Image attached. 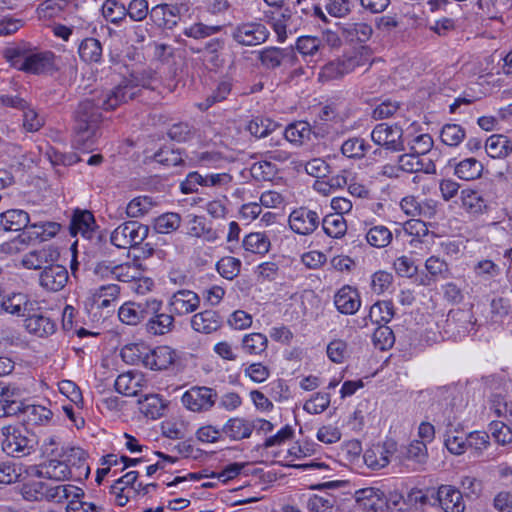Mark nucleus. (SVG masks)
<instances>
[{"label":"nucleus","mask_w":512,"mask_h":512,"mask_svg":"<svg viewBox=\"0 0 512 512\" xmlns=\"http://www.w3.org/2000/svg\"><path fill=\"white\" fill-rule=\"evenodd\" d=\"M143 88H153L152 78L132 75L102 96L81 101L75 111V145L84 150H92L101 136L103 118L100 109L114 110L136 98Z\"/></svg>","instance_id":"obj_1"},{"label":"nucleus","mask_w":512,"mask_h":512,"mask_svg":"<svg viewBox=\"0 0 512 512\" xmlns=\"http://www.w3.org/2000/svg\"><path fill=\"white\" fill-rule=\"evenodd\" d=\"M11 65L26 73L43 74L54 68L55 55L51 51H37L16 47L8 51Z\"/></svg>","instance_id":"obj_2"},{"label":"nucleus","mask_w":512,"mask_h":512,"mask_svg":"<svg viewBox=\"0 0 512 512\" xmlns=\"http://www.w3.org/2000/svg\"><path fill=\"white\" fill-rule=\"evenodd\" d=\"M491 409L498 417L506 419L507 423L494 421L490 424V432L495 441L506 445L512 442V401H507L500 392L491 396Z\"/></svg>","instance_id":"obj_3"},{"label":"nucleus","mask_w":512,"mask_h":512,"mask_svg":"<svg viewBox=\"0 0 512 512\" xmlns=\"http://www.w3.org/2000/svg\"><path fill=\"white\" fill-rule=\"evenodd\" d=\"M370 53L368 47L362 46L360 50L351 55H344L342 58L331 61L322 67L319 78L329 81L351 73L357 67L369 63Z\"/></svg>","instance_id":"obj_4"},{"label":"nucleus","mask_w":512,"mask_h":512,"mask_svg":"<svg viewBox=\"0 0 512 512\" xmlns=\"http://www.w3.org/2000/svg\"><path fill=\"white\" fill-rule=\"evenodd\" d=\"M2 450L12 457H23L34 451L35 440L19 427L8 425L1 428Z\"/></svg>","instance_id":"obj_5"},{"label":"nucleus","mask_w":512,"mask_h":512,"mask_svg":"<svg viewBox=\"0 0 512 512\" xmlns=\"http://www.w3.org/2000/svg\"><path fill=\"white\" fill-rule=\"evenodd\" d=\"M148 234L147 225L138 221H127L114 229L110 241L117 248L129 249L141 244Z\"/></svg>","instance_id":"obj_6"},{"label":"nucleus","mask_w":512,"mask_h":512,"mask_svg":"<svg viewBox=\"0 0 512 512\" xmlns=\"http://www.w3.org/2000/svg\"><path fill=\"white\" fill-rule=\"evenodd\" d=\"M162 308V301L155 298L147 299L143 303L127 302L118 311L121 322L127 325H137L145 320L151 313H156Z\"/></svg>","instance_id":"obj_7"},{"label":"nucleus","mask_w":512,"mask_h":512,"mask_svg":"<svg viewBox=\"0 0 512 512\" xmlns=\"http://www.w3.org/2000/svg\"><path fill=\"white\" fill-rule=\"evenodd\" d=\"M217 392L206 386H193L181 398L182 404L192 412L209 411L216 403Z\"/></svg>","instance_id":"obj_8"},{"label":"nucleus","mask_w":512,"mask_h":512,"mask_svg":"<svg viewBox=\"0 0 512 512\" xmlns=\"http://www.w3.org/2000/svg\"><path fill=\"white\" fill-rule=\"evenodd\" d=\"M372 141L387 150L399 152L404 150L403 130L397 124L380 123L371 132Z\"/></svg>","instance_id":"obj_9"},{"label":"nucleus","mask_w":512,"mask_h":512,"mask_svg":"<svg viewBox=\"0 0 512 512\" xmlns=\"http://www.w3.org/2000/svg\"><path fill=\"white\" fill-rule=\"evenodd\" d=\"M288 223L294 233L307 236L317 230L321 223V217L317 211L303 206L290 213Z\"/></svg>","instance_id":"obj_10"},{"label":"nucleus","mask_w":512,"mask_h":512,"mask_svg":"<svg viewBox=\"0 0 512 512\" xmlns=\"http://www.w3.org/2000/svg\"><path fill=\"white\" fill-rule=\"evenodd\" d=\"M269 36L267 28L258 22L239 24L232 32V38L240 45L255 46L264 43Z\"/></svg>","instance_id":"obj_11"},{"label":"nucleus","mask_w":512,"mask_h":512,"mask_svg":"<svg viewBox=\"0 0 512 512\" xmlns=\"http://www.w3.org/2000/svg\"><path fill=\"white\" fill-rule=\"evenodd\" d=\"M60 253L52 245H45L38 249H33L21 258V265L28 270H44L52 263L59 260Z\"/></svg>","instance_id":"obj_12"},{"label":"nucleus","mask_w":512,"mask_h":512,"mask_svg":"<svg viewBox=\"0 0 512 512\" xmlns=\"http://www.w3.org/2000/svg\"><path fill=\"white\" fill-rule=\"evenodd\" d=\"M199 295L189 289L174 292L167 303L168 310L174 316H185L195 312L200 307Z\"/></svg>","instance_id":"obj_13"},{"label":"nucleus","mask_w":512,"mask_h":512,"mask_svg":"<svg viewBox=\"0 0 512 512\" xmlns=\"http://www.w3.org/2000/svg\"><path fill=\"white\" fill-rule=\"evenodd\" d=\"M68 279L66 267L55 262L40 272L38 283L47 292H58L66 286Z\"/></svg>","instance_id":"obj_14"},{"label":"nucleus","mask_w":512,"mask_h":512,"mask_svg":"<svg viewBox=\"0 0 512 512\" xmlns=\"http://www.w3.org/2000/svg\"><path fill=\"white\" fill-rule=\"evenodd\" d=\"M397 450L396 443L394 441H386L383 444L373 445L367 449L364 453V462L372 470H380L386 467L391 457Z\"/></svg>","instance_id":"obj_15"},{"label":"nucleus","mask_w":512,"mask_h":512,"mask_svg":"<svg viewBox=\"0 0 512 512\" xmlns=\"http://www.w3.org/2000/svg\"><path fill=\"white\" fill-rule=\"evenodd\" d=\"M292 156V152L288 149V143L281 135H272L263 143V151L260 152L261 158H266L276 164L287 163Z\"/></svg>","instance_id":"obj_16"},{"label":"nucleus","mask_w":512,"mask_h":512,"mask_svg":"<svg viewBox=\"0 0 512 512\" xmlns=\"http://www.w3.org/2000/svg\"><path fill=\"white\" fill-rule=\"evenodd\" d=\"M34 310V302L25 293H11L0 302V314L9 313L18 317H26Z\"/></svg>","instance_id":"obj_17"},{"label":"nucleus","mask_w":512,"mask_h":512,"mask_svg":"<svg viewBox=\"0 0 512 512\" xmlns=\"http://www.w3.org/2000/svg\"><path fill=\"white\" fill-rule=\"evenodd\" d=\"M147 386L145 376L139 371H128L118 375L114 387L124 396H137Z\"/></svg>","instance_id":"obj_18"},{"label":"nucleus","mask_w":512,"mask_h":512,"mask_svg":"<svg viewBox=\"0 0 512 512\" xmlns=\"http://www.w3.org/2000/svg\"><path fill=\"white\" fill-rule=\"evenodd\" d=\"M62 458L69 464V468H72L74 480L86 479L89 476L90 467L87 463L86 452L82 448H67L62 454Z\"/></svg>","instance_id":"obj_19"},{"label":"nucleus","mask_w":512,"mask_h":512,"mask_svg":"<svg viewBox=\"0 0 512 512\" xmlns=\"http://www.w3.org/2000/svg\"><path fill=\"white\" fill-rule=\"evenodd\" d=\"M337 310L344 315H353L361 307V298L357 289L343 286L334 296Z\"/></svg>","instance_id":"obj_20"},{"label":"nucleus","mask_w":512,"mask_h":512,"mask_svg":"<svg viewBox=\"0 0 512 512\" xmlns=\"http://www.w3.org/2000/svg\"><path fill=\"white\" fill-rule=\"evenodd\" d=\"M401 172L425 174H435L436 166L434 162L427 157H422L415 152L406 153L398 158Z\"/></svg>","instance_id":"obj_21"},{"label":"nucleus","mask_w":512,"mask_h":512,"mask_svg":"<svg viewBox=\"0 0 512 512\" xmlns=\"http://www.w3.org/2000/svg\"><path fill=\"white\" fill-rule=\"evenodd\" d=\"M436 495L439 505L445 512H464L463 496L454 486L441 485Z\"/></svg>","instance_id":"obj_22"},{"label":"nucleus","mask_w":512,"mask_h":512,"mask_svg":"<svg viewBox=\"0 0 512 512\" xmlns=\"http://www.w3.org/2000/svg\"><path fill=\"white\" fill-rule=\"evenodd\" d=\"M177 354L169 346H158L149 350L144 360V366L152 370H164L174 364Z\"/></svg>","instance_id":"obj_23"},{"label":"nucleus","mask_w":512,"mask_h":512,"mask_svg":"<svg viewBox=\"0 0 512 512\" xmlns=\"http://www.w3.org/2000/svg\"><path fill=\"white\" fill-rule=\"evenodd\" d=\"M192 329L197 333L211 334L222 326V319L214 310L195 313L190 319Z\"/></svg>","instance_id":"obj_24"},{"label":"nucleus","mask_w":512,"mask_h":512,"mask_svg":"<svg viewBox=\"0 0 512 512\" xmlns=\"http://www.w3.org/2000/svg\"><path fill=\"white\" fill-rule=\"evenodd\" d=\"M69 228L70 233L73 236L80 234L84 238L90 239L92 238L96 228L95 218L88 210H76L71 219Z\"/></svg>","instance_id":"obj_25"},{"label":"nucleus","mask_w":512,"mask_h":512,"mask_svg":"<svg viewBox=\"0 0 512 512\" xmlns=\"http://www.w3.org/2000/svg\"><path fill=\"white\" fill-rule=\"evenodd\" d=\"M341 36L351 44L366 43L373 35V28L366 22H353L341 25Z\"/></svg>","instance_id":"obj_26"},{"label":"nucleus","mask_w":512,"mask_h":512,"mask_svg":"<svg viewBox=\"0 0 512 512\" xmlns=\"http://www.w3.org/2000/svg\"><path fill=\"white\" fill-rule=\"evenodd\" d=\"M402 211L411 217H424L431 219L436 213V204L433 201L420 202L414 196H406L400 202Z\"/></svg>","instance_id":"obj_27"},{"label":"nucleus","mask_w":512,"mask_h":512,"mask_svg":"<svg viewBox=\"0 0 512 512\" xmlns=\"http://www.w3.org/2000/svg\"><path fill=\"white\" fill-rule=\"evenodd\" d=\"M253 431L254 426L251 421L242 417L230 418L222 427L223 434L232 441L247 439Z\"/></svg>","instance_id":"obj_28"},{"label":"nucleus","mask_w":512,"mask_h":512,"mask_svg":"<svg viewBox=\"0 0 512 512\" xmlns=\"http://www.w3.org/2000/svg\"><path fill=\"white\" fill-rule=\"evenodd\" d=\"M151 18L158 26L173 29L180 20V8L170 4L157 5L151 10Z\"/></svg>","instance_id":"obj_29"},{"label":"nucleus","mask_w":512,"mask_h":512,"mask_svg":"<svg viewBox=\"0 0 512 512\" xmlns=\"http://www.w3.org/2000/svg\"><path fill=\"white\" fill-rule=\"evenodd\" d=\"M56 323L44 314H29L25 318L26 330L38 337H48L55 333Z\"/></svg>","instance_id":"obj_30"},{"label":"nucleus","mask_w":512,"mask_h":512,"mask_svg":"<svg viewBox=\"0 0 512 512\" xmlns=\"http://www.w3.org/2000/svg\"><path fill=\"white\" fill-rule=\"evenodd\" d=\"M97 271L102 274L109 272L112 277L121 282H135L141 279V271L137 267V265L132 263H124L115 266H109L104 264H99L97 266Z\"/></svg>","instance_id":"obj_31"},{"label":"nucleus","mask_w":512,"mask_h":512,"mask_svg":"<svg viewBox=\"0 0 512 512\" xmlns=\"http://www.w3.org/2000/svg\"><path fill=\"white\" fill-rule=\"evenodd\" d=\"M29 222V214L21 209H10L0 214V227L5 231H20Z\"/></svg>","instance_id":"obj_32"},{"label":"nucleus","mask_w":512,"mask_h":512,"mask_svg":"<svg viewBox=\"0 0 512 512\" xmlns=\"http://www.w3.org/2000/svg\"><path fill=\"white\" fill-rule=\"evenodd\" d=\"M511 141L509 138L502 134H493L489 136L485 143L484 148L487 156L492 159H504L510 154Z\"/></svg>","instance_id":"obj_33"},{"label":"nucleus","mask_w":512,"mask_h":512,"mask_svg":"<svg viewBox=\"0 0 512 512\" xmlns=\"http://www.w3.org/2000/svg\"><path fill=\"white\" fill-rule=\"evenodd\" d=\"M447 425L448 429L444 439L445 447L453 455H463L467 451V435L464 431L453 428L450 419Z\"/></svg>","instance_id":"obj_34"},{"label":"nucleus","mask_w":512,"mask_h":512,"mask_svg":"<svg viewBox=\"0 0 512 512\" xmlns=\"http://www.w3.org/2000/svg\"><path fill=\"white\" fill-rule=\"evenodd\" d=\"M19 413L23 416V421L28 426H37L47 424L51 417L52 412L42 405H21Z\"/></svg>","instance_id":"obj_35"},{"label":"nucleus","mask_w":512,"mask_h":512,"mask_svg":"<svg viewBox=\"0 0 512 512\" xmlns=\"http://www.w3.org/2000/svg\"><path fill=\"white\" fill-rule=\"evenodd\" d=\"M146 330L152 335H164L170 332L174 326V315L169 312L151 313L147 318Z\"/></svg>","instance_id":"obj_36"},{"label":"nucleus","mask_w":512,"mask_h":512,"mask_svg":"<svg viewBox=\"0 0 512 512\" xmlns=\"http://www.w3.org/2000/svg\"><path fill=\"white\" fill-rule=\"evenodd\" d=\"M139 411L146 417L158 419L166 407L164 400L158 394H147L137 400Z\"/></svg>","instance_id":"obj_37"},{"label":"nucleus","mask_w":512,"mask_h":512,"mask_svg":"<svg viewBox=\"0 0 512 512\" xmlns=\"http://www.w3.org/2000/svg\"><path fill=\"white\" fill-rule=\"evenodd\" d=\"M268 348V338L258 332L245 334L241 339L242 351L250 356H261Z\"/></svg>","instance_id":"obj_38"},{"label":"nucleus","mask_w":512,"mask_h":512,"mask_svg":"<svg viewBox=\"0 0 512 512\" xmlns=\"http://www.w3.org/2000/svg\"><path fill=\"white\" fill-rule=\"evenodd\" d=\"M44 478L55 481H65L73 479V470L69 468V464L62 460L51 459L44 463Z\"/></svg>","instance_id":"obj_39"},{"label":"nucleus","mask_w":512,"mask_h":512,"mask_svg":"<svg viewBox=\"0 0 512 512\" xmlns=\"http://www.w3.org/2000/svg\"><path fill=\"white\" fill-rule=\"evenodd\" d=\"M425 269L429 276L422 280L423 285H430L432 281L446 279L449 276V267L445 260L438 256H430L425 261Z\"/></svg>","instance_id":"obj_40"},{"label":"nucleus","mask_w":512,"mask_h":512,"mask_svg":"<svg viewBox=\"0 0 512 512\" xmlns=\"http://www.w3.org/2000/svg\"><path fill=\"white\" fill-rule=\"evenodd\" d=\"M84 491L76 487L74 485H57L54 487H49L47 485L46 488V498L47 501H53L56 503H62L65 500H69L70 498L83 497Z\"/></svg>","instance_id":"obj_41"},{"label":"nucleus","mask_w":512,"mask_h":512,"mask_svg":"<svg viewBox=\"0 0 512 512\" xmlns=\"http://www.w3.org/2000/svg\"><path fill=\"white\" fill-rule=\"evenodd\" d=\"M483 164L475 158H466L460 161L454 169V174L466 181L475 180L483 173Z\"/></svg>","instance_id":"obj_42"},{"label":"nucleus","mask_w":512,"mask_h":512,"mask_svg":"<svg viewBox=\"0 0 512 512\" xmlns=\"http://www.w3.org/2000/svg\"><path fill=\"white\" fill-rule=\"evenodd\" d=\"M320 224L325 234L331 238H342L347 232V222L340 214H328Z\"/></svg>","instance_id":"obj_43"},{"label":"nucleus","mask_w":512,"mask_h":512,"mask_svg":"<svg viewBox=\"0 0 512 512\" xmlns=\"http://www.w3.org/2000/svg\"><path fill=\"white\" fill-rule=\"evenodd\" d=\"M78 53L86 63H98L102 59V45L95 38H85L81 41Z\"/></svg>","instance_id":"obj_44"},{"label":"nucleus","mask_w":512,"mask_h":512,"mask_svg":"<svg viewBox=\"0 0 512 512\" xmlns=\"http://www.w3.org/2000/svg\"><path fill=\"white\" fill-rule=\"evenodd\" d=\"M277 128V123L263 117H255L251 119L248 121L245 127L246 131H248L252 136L256 138H265L270 135L272 136Z\"/></svg>","instance_id":"obj_45"},{"label":"nucleus","mask_w":512,"mask_h":512,"mask_svg":"<svg viewBox=\"0 0 512 512\" xmlns=\"http://www.w3.org/2000/svg\"><path fill=\"white\" fill-rule=\"evenodd\" d=\"M461 200L463 208L474 215H478L486 211L487 204L479 192L465 189L461 191Z\"/></svg>","instance_id":"obj_46"},{"label":"nucleus","mask_w":512,"mask_h":512,"mask_svg":"<svg viewBox=\"0 0 512 512\" xmlns=\"http://www.w3.org/2000/svg\"><path fill=\"white\" fill-rule=\"evenodd\" d=\"M311 129L307 122H296L286 127L280 135L288 143L302 144L310 139Z\"/></svg>","instance_id":"obj_47"},{"label":"nucleus","mask_w":512,"mask_h":512,"mask_svg":"<svg viewBox=\"0 0 512 512\" xmlns=\"http://www.w3.org/2000/svg\"><path fill=\"white\" fill-rule=\"evenodd\" d=\"M394 316L391 301H378L370 307L368 318L374 324L386 325Z\"/></svg>","instance_id":"obj_48"},{"label":"nucleus","mask_w":512,"mask_h":512,"mask_svg":"<svg viewBox=\"0 0 512 512\" xmlns=\"http://www.w3.org/2000/svg\"><path fill=\"white\" fill-rule=\"evenodd\" d=\"M269 238L261 232H253L246 235L243 239V248L254 254H265L270 249Z\"/></svg>","instance_id":"obj_49"},{"label":"nucleus","mask_w":512,"mask_h":512,"mask_svg":"<svg viewBox=\"0 0 512 512\" xmlns=\"http://www.w3.org/2000/svg\"><path fill=\"white\" fill-rule=\"evenodd\" d=\"M381 495L382 493L379 489L368 487L357 490L355 498L356 502L362 509L376 511L382 501Z\"/></svg>","instance_id":"obj_50"},{"label":"nucleus","mask_w":512,"mask_h":512,"mask_svg":"<svg viewBox=\"0 0 512 512\" xmlns=\"http://www.w3.org/2000/svg\"><path fill=\"white\" fill-rule=\"evenodd\" d=\"M402 232L411 236L409 244L413 247H417L418 243L422 242V239L429 234V229L426 223L420 219H411L406 221L402 226Z\"/></svg>","instance_id":"obj_51"},{"label":"nucleus","mask_w":512,"mask_h":512,"mask_svg":"<svg viewBox=\"0 0 512 512\" xmlns=\"http://www.w3.org/2000/svg\"><path fill=\"white\" fill-rule=\"evenodd\" d=\"M181 225V217L178 213L168 212L155 218L153 227L157 233L169 234L176 231Z\"/></svg>","instance_id":"obj_52"},{"label":"nucleus","mask_w":512,"mask_h":512,"mask_svg":"<svg viewBox=\"0 0 512 512\" xmlns=\"http://www.w3.org/2000/svg\"><path fill=\"white\" fill-rule=\"evenodd\" d=\"M191 160L200 167L221 168L226 158L217 151H203L193 153Z\"/></svg>","instance_id":"obj_53"},{"label":"nucleus","mask_w":512,"mask_h":512,"mask_svg":"<svg viewBox=\"0 0 512 512\" xmlns=\"http://www.w3.org/2000/svg\"><path fill=\"white\" fill-rule=\"evenodd\" d=\"M392 232L383 225H377L370 228L366 233L367 242L376 248H384L392 241Z\"/></svg>","instance_id":"obj_54"},{"label":"nucleus","mask_w":512,"mask_h":512,"mask_svg":"<svg viewBox=\"0 0 512 512\" xmlns=\"http://www.w3.org/2000/svg\"><path fill=\"white\" fill-rule=\"evenodd\" d=\"M369 144L362 138L353 137L343 142L341 152L348 158L360 159L367 153Z\"/></svg>","instance_id":"obj_55"},{"label":"nucleus","mask_w":512,"mask_h":512,"mask_svg":"<svg viewBox=\"0 0 512 512\" xmlns=\"http://www.w3.org/2000/svg\"><path fill=\"white\" fill-rule=\"evenodd\" d=\"M148 348L143 344L131 343L125 345L121 349V357L124 362L130 365H138L142 363L147 355Z\"/></svg>","instance_id":"obj_56"},{"label":"nucleus","mask_w":512,"mask_h":512,"mask_svg":"<svg viewBox=\"0 0 512 512\" xmlns=\"http://www.w3.org/2000/svg\"><path fill=\"white\" fill-rule=\"evenodd\" d=\"M102 15L107 21L118 24L127 16L126 6L118 0H105Z\"/></svg>","instance_id":"obj_57"},{"label":"nucleus","mask_w":512,"mask_h":512,"mask_svg":"<svg viewBox=\"0 0 512 512\" xmlns=\"http://www.w3.org/2000/svg\"><path fill=\"white\" fill-rule=\"evenodd\" d=\"M466 137L465 129L458 124H446L440 132L441 141L450 147H457Z\"/></svg>","instance_id":"obj_58"},{"label":"nucleus","mask_w":512,"mask_h":512,"mask_svg":"<svg viewBox=\"0 0 512 512\" xmlns=\"http://www.w3.org/2000/svg\"><path fill=\"white\" fill-rule=\"evenodd\" d=\"M222 30L220 25H206L201 22L193 23L183 29L186 37L201 40L219 33Z\"/></svg>","instance_id":"obj_59"},{"label":"nucleus","mask_w":512,"mask_h":512,"mask_svg":"<svg viewBox=\"0 0 512 512\" xmlns=\"http://www.w3.org/2000/svg\"><path fill=\"white\" fill-rule=\"evenodd\" d=\"M277 164L266 158H261L251 167L252 176L258 180L270 181L278 174Z\"/></svg>","instance_id":"obj_60"},{"label":"nucleus","mask_w":512,"mask_h":512,"mask_svg":"<svg viewBox=\"0 0 512 512\" xmlns=\"http://www.w3.org/2000/svg\"><path fill=\"white\" fill-rule=\"evenodd\" d=\"M197 130L188 122H178L172 124L168 131V137L177 142H186L196 136Z\"/></svg>","instance_id":"obj_61"},{"label":"nucleus","mask_w":512,"mask_h":512,"mask_svg":"<svg viewBox=\"0 0 512 512\" xmlns=\"http://www.w3.org/2000/svg\"><path fill=\"white\" fill-rule=\"evenodd\" d=\"M241 261L235 257L221 258L216 265L218 273L227 280L236 278L241 270Z\"/></svg>","instance_id":"obj_62"},{"label":"nucleus","mask_w":512,"mask_h":512,"mask_svg":"<svg viewBox=\"0 0 512 512\" xmlns=\"http://www.w3.org/2000/svg\"><path fill=\"white\" fill-rule=\"evenodd\" d=\"M153 207V202L148 196H139L132 199L127 207L126 214L130 218H139L147 214Z\"/></svg>","instance_id":"obj_63"},{"label":"nucleus","mask_w":512,"mask_h":512,"mask_svg":"<svg viewBox=\"0 0 512 512\" xmlns=\"http://www.w3.org/2000/svg\"><path fill=\"white\" fill-rule=\"evenodd\" d=\"M294 19L288 12L281 13L278 17L272 19V27L277 34L278 40L283 42L287 38V33H292L294 29Z\"/></svg>","instance_id":"obj_64"}]
</instances>
